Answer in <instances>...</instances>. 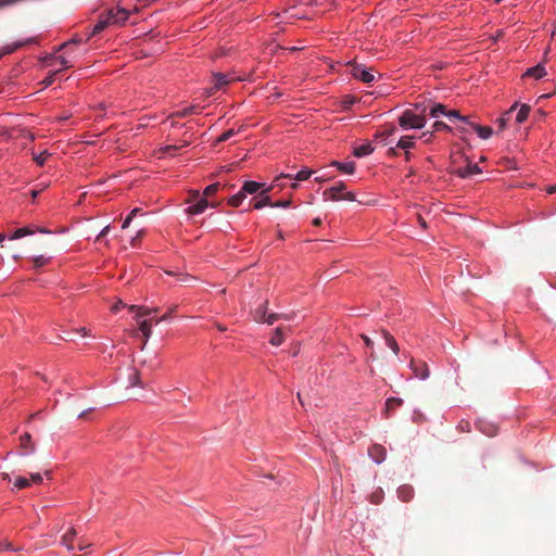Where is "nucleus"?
Listing matches in <instances>:
<instances>
[{
    "instance_id": "nucleus-55",
    "label": "nucleus",
    "mask_w": 556,
    "mask_h": 556,
    "mask_svg": "<svg viewBox=\"0 0 556 556\" xmlns=\"http://www.w3.org/2000/svg\"><path fill=\"white\" fill-rule=\"evenodd\" d=\"M362 339H363L364 343L366 344V346L372 348L374 342L368 336L362 334Z\"/></svg>"
},
{
    "instance_id": "nucleus-2",
    "label": "nucleus",
    "mask_w": 556,
    "mask_h": 556,
    "mask_svg": "<svg viewBox=\"0 0 556 556\" xmlns=\"http://www.w3.org/2000/svg\"><path fill=\"white\" fill-rule=\"evenodd\" d=\"M346 187L344 182L339 181L333 187L328 188L324 191V197L326 200L332 201H356V198L353 192L345 191Z\"/></svg>"
},
{
    "instance_id": "nucleus-48",
    "label": "nucleus",
    "mask_w": 556,
    "mask_h": 556,
    "mask_svg": "<svg viewBox=\"0 0 556 556\" xmlns=\"http://www.w3.org/2000/svg\"><path fill=\"white\" fill-rule=\"evenodd\" d=\"M290 205H291L290 200L277 201L271 204L273 207H283V208L289 207Z\"/></svg>"
},
{
    "instance_id": "nucleus-46",
    "label": "nucleus",
    "mask_w": 556,
    "mask_h": 556,
    "mask_svg": "<svg viewBox=\"0 0 556 556\" xmlns=\"http://www.w3.org/2000/svg\"><path fill=\"white\" fill-rule=\"evenodd\" d=\"M278 319H280V314H277V313H271V314H268V315L266 314L264 323H266L268 325H273Z\"/></svg>"
},
{
    "instance_id": "nucleus-60",
    "label": "nucleus",
    "mask_w": 556,
    "mask_h": 556,
    "mask_svg": "<svg viewBox=\"0 0 556 556\" xmlns=\"http://www.w3.org/2000/svg\"><path fill=\"white\" fill-rule=\"evenodd\" d=\"M110 231V225L105 226L101 232L99 233V236L97 237V241L100 240L102 237L106 236Z\"/></svg>"
},
{
    "instance_id": "nucleus-47",
    "label": "nucleus",
    "mask_w": 556,
    "mask_h": 556,
    "mask_svg": "<svg viewBox=\"0 0 556 556\" xmlns=\"http://www.w3.org/2000/svg\"><path fill=\"white\" fill-rule=\"evenodd\" d=\"M101 16L104 17L110 25H114L113 18H115V11L113 9L108 10L106 13Z\"/></svg>"
},
{
    "instance_id": "nucleus-21",
    "label": "nucleus",
    "mask_w": 556,
    "mask_h": 556,
    "mask_svg": "<svg viewBox=\"0 0 556 556\" xmlns=\"http://www.w3.org/2000/svg\"><path fill=\"white\" fill-rule=\"evenodd\" d=\"M110 24L108 23V21L100 16L98 23L93 26L92 30L90 31V34L88 35V38L87 39H90L91 37L100 34L101 31H103Z\"/></svg>"
},
{
    "instance_id": "nucleus-45",
    "label": "nucleus",
    "mask_w": 556,
    "mask_h": 556,
    "mask_svg": "<svg viewBox=\"0 0 556 556\" xmlns=\"http://www.w3.org/2000/svg\"><path fill=\"white\" fill-rule=\"evenodd\" d=\"M84 40L81 37H78V36H75L73 37L71 40L64 42L63 45L60 46V49H63V48H66L71 45H79Z\"/></svg>"
},
{
    "instance_id": "nucleus-36",
    "label": "nucleus",
    "mask_w": 556,
    "mask_h": 556,
    "mask_svg": "<svg viewBox=\"0 0 556 556\" xmlns=\"http://www.w3.org/2000/svg\"><path fill=\"white\" fill-rule=\"evenodd\" d=\"M219 182L207 186L203 191V197L207 199L208 197L214 195L219 190Z\"/></svg>"
},
{
    "instance_id": "nucleus-56",
    "label": "nucleus",
    "mask_w": 556,
    "mask_h": 556,
    "mask_svg": "<svg viewBox=\"0 0 556 556\" xmlns=\"http://www.w3.org/2000/svg\"><path fill=\"white\" fill-rule=\"evenodd\" d=\"M30 479H31V481H33V482H35V483H41V482H42V477H41V475H40V473H33V475L30 476Z\"/></svg>"
},
{
    "instance_id": "nucleus-24",
    "label": "nucleus",
    "mask_w": 556,
    "mask_h": 556,
    "mask_svg": "<svg viewBox=\"0 0 556 556\" xmlns=\"http://www.w3.org/2000/svg\"><path fill=\"white\" fill-rule=\"evenodd\" d=\"M413 147H415V141H414V137H412V136L402 137L396 143V148L402 149V150H408Z\"/></svg>"
},
{
    "instance_id": "nucleus-50",
    "label": "nucleus",
    "mask_w": 556,
    "mask_h": 556,
    "mask_svg": "<svg viewBox=\"0 0 556 556\" xmlns=\"http://www.w3.org/2000/svg\"><path fill=\"white\" fill-rule=\"evenodd\" d=\"M137 315H138V317L149 316V315H151V311L148 307L139 306Z\"/></svg>"
},
{
    "instance_id": "nucleus-7",
    "label": "nucleus",
    "mask_w": 556,
    "mask_h": 556,
    "mask_svg": "<svg viewBox=\"0 0 556 556\" xmlns=\"http://www.w3.org/2000/svg\"><path fill=\"white\" fill-rule=\"evenodd\" d=\"M453 173L460 178H469L472 177L473 175L481 173V169L477 164L468 163L464 167H457L453 169Z\"/></svg>"
},
{
    "instance_id": "nucleus-22",
    "label": "nucleus",
    "mask_w": 556,
    "mask_h": 556,
    "mask_svg": "<svg viewBox=\"0 0 556 556\" xmlns=\"http://www.w3.org/2000/svg\"><path fill=\"white\" fill-rule=\"evenodd\" d=\"M331 165L336 166L339 170L346 173V174H353L355 172V163L354 162L341 163V162L334 161L331 163Z\"/></svg>"
},
{
    "instance_id": "nucleus-17",
    "label": "nucleus",
    "mask_w": 556,
    "mask_h": 556,
    "mask_svg": "<svg viewBox=\"0 0 556 556\" xmlns=\"http://www.w3.org/2000/svg\"><path fill=\"white\" fill-rule=\"evenodd\" d=\"M76 530L74 528H71L63 536H62V544L66 546L68 551L74 549V540L76 538Z\"/></svg>"
},
{
    "instance_id": "nucleus-30",
    "label": "nucleus",
    "mask_w": 556,
    "mask_h": 556,
    "mask_svg": "<svg viewBox=\"0 0 556 556\" xmlns=\"http://www.w3.org/2000/svg\"><path fill=\"white\" fill-rule=\"evenodd\" d=\"M245 197L247 195L244 194V191H242V189H241L238 193L233 194L232 197H230L228 199V204L233 207H237L242 203V201L245 199Z\"/></svg>"
},
{
    "instance_id": "nucleus-57",
    "label": "nucleus",
    "mask_w": 556,
    "mask_h": 556,
    "mask_svg": "<svg viewBox=\"0 0 556 556\" xmlns=\"http://www.w3.org/2000/svg\"><path fill=\"white\" fill-rule=\"evenodd\" d=\"M460 132H468L470 129H472L469 125H466L464 123H460V125L457 127Z\"/></svg>"
},
{
    "instance_id": "nucleus-52",
    "label": "nucleus",
    "mask_w": 556,
    "mask_h": 556,
    "mask_svg": "<svg viewBox=\"0 0 556 556\" xmlns=\"http://www.w3.org/2000/svg\"><path fill=\"white\" fill-rule=\"evenodd\" d=\"M13 549L12 544L9 541L0 542V552Z\"/></svg>"
},
{
    "instance_id": "nucleus-41",
    "label": "nucleus",
    "mask_w": 556,
    "mask_h": 556,
    "mask_svg": "<svg viewBox=\"0 0 556 556\" xmlns=\"http://www.w3.org/2000/svg\"><path fill=\"white\" fill-rule=\"evenodd\" d=\"M382 496H383V491L382 489H378L376 492H374L371 495H370V502L372 504H379L382 500Z\"/></svg>"
},
{
    "instance_id": "nucleus-4",
    "label": "nucleus",
    "mask_w": 556,
    "mask_h": 556,
    "mask_svg": "<svg viewBox=\"0 0 556 556\" xmlns=\"http://www.w3.org/2000/svg\"><path fill=\"white\" fill-rule=\"evenodd\" d=\"M195 200H197V202L187 208L188 214H191V215L201 214L207 208L208 205H211L213 207L216 206V204L210 203L206 198H204V197L200 198L199 191H194L192 193L191 198L189 199V202H192Z\"/></svg>"
},
{
    "instance_id": "nucleus-1",
    "label": "nucleus",
    "mask_w": 556,
    "mask_h": 556,
    "mask_svg": "<svg viewBox=\"0 0 556 556\" xmlns=\"http://www.w3.org/2000/svg\"><path fill=\"white\" fill-rule=\"evenodd\" d=\"M400 126L407 129H421L426 125V117L422 114H415L410 110H405L399 117Z\"/></svg>"
},
{
    "instance_id": "nucleus-62",
    "label": "nucleus",
    "mask_w": 556,
    "mask_h": 556,
    "mask_svg": "<svg viewBox=\"0 0 556 556\" xmlns=\"http://www.w3.org/2000/svg\"><path fill=\"white\" fill-rule=\"evenodd\" d=\"M178 149H179V147H178V146H167V147H165V148H164V151H165L166 153H172V152L177 151Z\"/></svg>"
},
{
    "instance_id": "nucleus-29",
    "label": "nucleus",
    "mask_w": 556,
    "mask_h": 556,
    "mask_svg": "<svg viewBox=\"0 0 556 556\" xmlns=\"http://www.w3.org/2000/svg\"><path fill=\"white\" fill-rule=\"evenodd\" d=\"M530 110H531L530 105H528V104H522V105L520 106V109H519L518 113H517L516 122H517L518 124L523 123V122L528 118L529 113H530Z\"/></svg>"
},
{
    "instance_id": "nucleus-40",
    "label": "nucleus",
    "mask_w": 556,
    "mask_h": 556,
    "mask_svg": "<svg viewBox=\"0 0 556 556\" xmlns=\"http://www.w3.org/2000/svg\"><path fill=\"white\" fill-rule=\"evenodd\" d=\"M176 309H177V305H172L162 317H160L159 319L155 320V324H159L160 321L169 319L173 316V314L176 312Z\"/></svg>"
},
{
    "instance_id": "nucleus-42",
    "label": "nucleus",
    "mask_w": 556,
    "mask_h": 556,
    "mask_svg": "<svg viewBox=\"0 0 556 556\" xmlns=\"http://www.w3.org/2000/svg\"><path fill=\"white\" fill-rule=\"evenodd\" d=\"M236 134V131L233 129H228L227 131L223 132L217 139H216V142L217 143H220V142H224V141H227L228 139H230L233 135Z\"/></svg>"
},
{
    "instance_id": "nucleus-18",
    "label": "nucleus",
    "mask_w": 556,
    "mask_h": 556,
    "mask_svg": "<svg viewBox=\"0 0 556 556\" xmlns=\"http://www.w3.org/2000/svg\"><path fill=\"white\" fill-rule=\"evenodd\" d=\"M372 152H374V147L371 146V143L367 142V143L361 144L359 147H356L353 151V154L356 157H363V156L371 154Z\"/></svg>"
},
{
    "instance_id": "nucleus-64",
    "label": "nucleus",
    "mask_w": 556,
    "mask_h": 556,
    "mask_svg": "<svg viewBox=\"0 0 556 556\" xmlns=\"http://www.w3.org/2000/svg\"><path fill=\"white\" fill-rule=\"evenodd\" d=\"M546 192L549 193V194L556 193V184L548 186L546 188Z\"/></svg>"
},
{
    "instance_id": "nucleus-13",
    "label": "nucleus",
    "mask_w": 556,
    "mask_h": 556,
    "mask_svg": "<svg viewBox=\"0 0 556 556\" xmlns=\"http://www.w3.org/2000/svg\"><path fill=\"white\" fill-rule=\"evenodd\" d=\"M273 187L266 189V190H263L260 192L258 197H260V200L254 202V205L253 207L255 210H261L263 208L264 206H267V205H270L273 204V202L270 201V197L268 195V191L271 189Z\"/></svg>"
},
{
    "instance_id": "nucleus-8",
    "label": "nucleus",
    "mask_w": 556,
    "mask_h": 556,
    "mask_svg": "<svg viewBox=\"0 0 556 556\" xmlns=\"http://www.w3.org/2000/svg\"><path fill=\"white\" fill-rule=\"evenodd\" d=\"M410 368L414 371L415 376L419 379H427L429 377L428 365L422 361L412 359Z\"/></svg>"
},
{
    "instance_id": "nucleus-63",
    "label": "nucleus",
    "mask_w": 556,
    "mask_h": 556,
    "mask_svg": "<svg viewBox=\"0 0 556 556\" xmlns=\"http://www.w3.org/2000/svg\"><path fill=\"white\" fill-rule=\"evenodd\" d=\"M123 306H125V304L122 301H118L113 305L112 311L117 312Z\"/></svg>"
},
{
    "instance_id": "nucleus-16",
    "label": "nucleus",
    "mask_w": 556,
    "mask_h": 556,
    "mask_svg": "<svg viewBox=\"0 0 556 556\" xmlns=\"http://www.w3.org/2000/svg\"><path fill=\"white\" fill-rule=\"evenodd\" d=\"M469 126L477 131L481 139H489L493 134V129L489 126H480L472 122L469 123Z\"/></svg>"
},
{
    "instance_id": "nucleus-3",
    "label": "nucleus",
    "mask_w": 556,
    "mask_h": 556,
    "mask_svg": "<svg viewBox=\"0 0 556 556\" xmlns=\"http://www.w3.org/2000/svg\"><path fill=\"white\" fill-rule=\"evenodd\" d=\"M349 66L351 67V74L355 79L366 84H370L375 80L372 68H367L365 65L355 62H350Z\"/></svg>"
},
{
    "instance_id": "nucleus-11",
    "label": "nucleus",
    "mask_w": 556,
    "mask_h": 556,
    "mask_svg": "<svg viewBox=\"0 0 556 556\" xmlns=\"http://www.w3.org/2000/svg\"><path fill=\"white\" fill-rule=\"evenodd\" d=\"M414 489L409 484H403L397 489V497L404 503L410 502L414 497Z\"/></svg>"
},
{
    "instance_id": "nucleus-31",
    "label": "nucleus",
    "mask_w": 556,
    "mask_h": 556,
    "mask_svg": "<svg viewBox=\"0 0 556 556\" xmlns=\"http://www.w3.org/2000/svg\"><path fill=\"white\" fill-rule=\"evenodd\" d=\"M446 106L441 104V103H437L434 104L431 110H430V116L433 117V118H437L439 117L440 115H446Z\"/></svg>"
},
{
    "instance_id": "nucleus-38",
    "label": "nucleus",
    "mask_w": 556,
    "mask_h": 556,
    "mask_svg": "<svg viewBox=\"0 0 556 556\" xmlns=\"http://www.w3.org/2000/svg\"><path fill=\"white\" fill-rule=\"evenodd\" d=\"M49 262V258L45 257L43 255H39L33 258V264L35 268H39L45 266Z\"/></svg>"
},
{
    "instance_id": "nucleus-43",
    "label": "nucleus",
    "mask_w": 556,
    "mask_h": 556,
    "mask_svg": "<svg viewBox=\"0 0 556 556\" xmlns=\"http://www.w3.org/2000/svg\"><path fill=\"white\" fill-rule=\"evenodd\" d=\"M136 212H141V208H134L131 210V212L128 214V216L125 218L124 223H123V228H127L129 225H130V222L132 220V218L136 216Z\"/></svg>"
},
{
    "instance_id": "nucleus-25",
    "label": "nucleus",
    "mask_w": 556,
    "mask_h": 556,
    "mask_svg": "<svg viewBox=\"0 0 556 556\" xmlns=\"http://www.w3.org/2000/svg\"><path fill=\"white\" fill-rule=\"evenodd\" d=\"M139 330L144 337V342H147L152 333V320H142L139 324Z\"/></svg>"
},
{
    "instance_id": "nucleus-23",
    "label": "nucleus",
    "mask_w": 556,
    "mask_h": 556,
    "mask_svg": "<svg viewBox=\"0 0 556 556\" xmlns=\"http://www.w3.org/2000/svg\"><path fill=\"white\" fill-rule=\"evenodd\" d=\"M262 188V184L256 181H245L242 186V191H244V194H253L256 193Z\"/></svg>"
},
{
    "instance_id": "nucleus-61",
    "label": "nucleus",
    "mask_w": 556,
    "mask_h": 556,
    "mask_svg": "<svg viewBox=\"0 0 556 556\" xmlns=\"http://www.w3.org/2000/svg\"><path fill=\"white\" fill-rule=\"evenodd\" d=\"M93 413V408H87V409H84L81 410L77 417L79 418H83V417H86L87 415Z\"/></svg>"
},
{
    "instance_id": "nucleus-14",
    "label": "nucleus",
    "mask_w": 556,
    "mask_h": 556,
    "mask_svg": "<svg viewBox=\"0 0 556 556\" xmlns=\"http://www.w3.org/2000/svg\"><path fill=\"white\" fill-rule=\"evenodd\" d=\"M267 304L268 302L265 301L263 304H261L257 308L252 311V317L253 320L256 323H264L266 314H267Z\"/></svg>"
},
{
    "instance_id": "nucleus-35",
    "label": "nucleus",
    "mask_w": 556,
    "mask_h": 556,
    "mask_svg": "<svg viewBox=\"0 0 556 556\" xmlns=\"http://www.w3.org/2000/svg\"><path fill=\"white\" fill-rule=\"evenodd\" d=\"M50 155L51 154L48 151H43L40 154L33 153V159L39 166H42L50 157Z\"/></svg>"
},
{
    "instance_id": "nucleus-28",
    "label": "nucleus",
    "mask_w": 556,
    "mask_h": 556,
    "mask_svg": "<svg viewBox=\"0 0 556 556\" xmlns=\"http://www.w3.org/2000/svg\"><path fill=\"white\" fill-rule=\"evenodd\" d=\"M395 127L391 126L387 130L383 131H377L375 135L376 139H379L382 144H387V140L390 136H392L395 132Z\"/></svg>"
},
{
    "instance_id": "nucleus-37",
    "label": "nucleus",
    "mask_w": 556,
    "mask_h": 556,
    "mask_svg": "<svg viewBox=\"0 0 556 556\" xmlns=\"http://www.w3.org/2000/svg\"><path fill=\"white\" fill-rule=\"evenodd\" d=\"M30 434L29 433H24L21 438H20V441H21V446L23 448H27L29 446V450L30 451H34V445L30 444Z\"/></svg>"
},
{
    "instance_id": "nucleus-19",
    "label": "nucleus",
    "mask_w": 556,
    "mask_h": 556,
    "mask_svg": "<svg viewBox=\"0 0 556 556\" xmlns=\"http://www.w3.org/2000/svg\"><path fill=\"white\" fill-rule=\"evenodd\" d=\"M382 336L386 340V344L392 350V352L395 355H397L400 352V348H399V344H397L396 340L394 339V337L391 336V333L388 332L387 330H382Z\"/></svg>"
},
{
    "instance_id": "nucleus-5",
    "label": "nucleus",
    "mask_w": 556,
    "mask_h": 556,
    "mask_svg": "<svg viewBox=\"0 0 556 556\" xmlns=\"http://www.w3.org/2000/svg\"><path fill=\"white\" fill-rule=\"evenodd\" d=\"M475 426L488 437H494L498 429V426L492 419H475Z\"/></svg>"
},
{
    "instance_id": "nucleus-26",
    "label": "nucleus",
    "mask_w": 556,
    "mask_h": 556,
    "mask_svg": "<svg viewBox=\"0 0 556 556\" xmlns=\"http://www.w3.org/2000/svg\"><path fill=\"white\" fill-rule=\"evenodd\" d=\"M201 112V108L199 105H190L180 111H177L174 115L177 117H186L190 114H199Z\"/></svg>"
},
{
    "instance_id": "nucleus-44",
    "label": "nucleus",
    "mask_w": 556,
    "mask_h": 556,
    "mask_svg": "<svg viewBox=\"0 0 556 556\" xmlns=\"http://www.w3.org/2000/svg\"><path fill=\"white\" fill-rule=\"evenodd\" d=\"M433 130L434 131H441V130L450 131L451 127L448 125H446L445 123H443V122L437 121L433 124Z\"/></svg>"
},
{
    "instance_id": "nucleus-9",
    "label": "nucleus",
    "mask_w": 556,
    "mask_h": 556,
    "mask_svg": "<svg viewBox=\"0 0 556 556\" xmlns=\"http://www.w3.org/2000/svg\"><path fill=\"white\" fill-rule=\"evenodd\" d=\"M368 455L377 463L380 464L386 459L387 451L382 445L374 444L368 448Z\"/></svg>"
},
{
    "instance_id": "nucleus-34",
    "label": "nucleus",
    "mask_w": 556,
    "mask_h": 556,
    "mask_svg": "<svg viewBox=\"0 0 556 556\" xmlns=\"http://www.w3.org/2000/svg\"><path fill=\"white\" fill-rule=\"evenodd\" d=\"M23 45H24L23 42H14L12 45H8V46L3 47L2 50L0 51V59L5 54L13 53Z\"/></svg>"
},
{
    "instance_id": "nucleus-54",
    "label": "nucleus",
    "mask_w": 556,
    "mask_h": 556,
    "mask_svg": "<svg viewBox=\"0 0 556 556\" xmlns=\"http://www.w3.org/2000/svg\"><path fill=\"white\" fill-rule=\"evenodd\" d=\"M130 384L131 386H138L139 384V374L135 371L132 376L130 377Z\"/></svg>"
},
{
    "instance_id": "nucleus-27",
    "label": "nucleus",
    "mask_w": 556,
    "mask_h": 556,
    "mask_svg": "<svg viewBox=\"0 0 556 556\" xmlns=\"http://www.w3.org/2000/svg\"><path fill=\"white\" fill-rule=\"evenodd\" d=\"M445 116L448 117L450 121L457 119L460 123H464L466 125H469V123H470V121L467 116L460 115L459 111H456V110L447 111Z\"/></svg>"
},
{
    "instance_id": "nucleus-58",
    "label": "nucleus",
    "mask_w": 556,
    "mask_h": 556,
    "mask_svg": "<svg viewBox=\"0 0 556 556\" xmlns=\"http://www.w3.org/2000/svg\"><path fill=\"white\" fill-rule=\"evenodd\" d=\"M458 428L462 430V431H468V428H469V421L468 420H462Z\"/></svg>"
},
{
    "instance_id": "nucleus-49",
    "label": "nucleus",
    "mask_w": 556,
    "mask_h": 556,
    "mask_svg": "<svg viewBox=\"0 0 556 556\" xmlns=\"http://www.w3.org/2000/svg\"><path fill=\"white\" fill-rule=\"evenodd\" d=\"M143 235H144V231L143 230H139L137 232V235L131 239L130 244L132 247H136L138 244V242L141 240V238L143 237Z\"/></svg>"
},
{
    "instance_id": "nucleus-39",
    "label": "nucleus",
    "mask_w": 556,
    "mask_h": 556,
    "mask_svg": "<svg viewBox=\"0 0 556 556\" xmlns=\"http://www.w3.org/2000/svg\"><path fill=\"white\" fill-rule=\"evenodd\" d=\"M30 485V481L24 477H17L14 481V486L24 489Z\"/></svg>"
},
{
    "instance_id": "nucleus-10",
    "label": "nucleus",
    "mask_w": 556,
    "mask_h": 556,
    "mask_svg": "<svg viewBox=\"0 0 556 556\" xmlns=\"http://www.w3.org/2000/svg\"><path fill=\"white\" fill-rule=\"evenodd\" d=\"M231 80H236V78H228L227 75L217 73L214 75V87L206 90V96L210 97L214 90L222 88L223 86L229 84Z\"/></svg>"
},
{
    "instance_id": "nucleus-20",
    "label": "nucleus",
    "mask_w": 556,
    "mask_h": 556,
    "mask_svg": "<svg viewBox=\"0 0 556 556\" xmlns=\"http://www.w3.org/2000/svg\"><path fill=\"white\" fill-rule=\"evenodd\" d=\"M545 75H546L545 68L541 64H538L536 66H533V67L529 68L523 74V76H531V77H534L536 79L542 78Z\"/></svg>"
},
{
    "instance_id": "nucleus-51",
    "label": "nucleus",
    "mask_w": 556,
    "mask_h": 556,
    "mask_svg": "<svg viewBox=\"0 0 556 556\" xmlns=\"http://www.w3.org/2000/svg\"><path fill=\"white\" fill-rule=\"evenodd\" d=\"M56 73H58V72H55V73L51 74L50 76L46 77V78L41 81V84H42L45 87H48V86L52 85V84H53V81H54V75H55Z\"/></svg>"
},
{
    "instance_id": "nucleus-33",
    "label": "nucleus",
    "mask_w": 556,
    "mask_h": 556,
    "mask_svg": "<svg viewBox=\"0 0 556 556\" xmlns=\"http://www.w3.org/2000/svg\"><path fill=\"white\" fill-rule=\"evenodd\" d=\"M402 403H403V401L401 399H395V397L388 399L384 404L386 413L392 414L393 409L395 407L402 405Z\"/></svg>"
},
{
    "instance_id": "nucleus-53",
    "label": "nucleus",
    "mask_w": 556,
    "mask_h": 556,
    "mask_svg": "<svg viewBox=\"0 0 556 556\" xmlns=\"http://www.w3.org/2000/svg\"><path fill=\"white\" fill-rule=\"evenodd\" d=\"M178 276H179V280L185 283H187L191 280H194L193 277H191L190 275H187V274H179Z\"/></svg>"
},
{
    "instance_id": "nucleus-59",
    "label": "nucleus",
    "mask_w": 556,
    "mask_h": 556,
    "mask_svg": "<svg viewBox=\"0 0 556 556\" xmlns=\"http://www.w3.org/2000/svg\"><path fill=\"white\" fill-rule=\"evenodd\" d=\"M59 61H60V64L64 67V68H70L72 65L70 64V62L64 58V56H60L59 58Z\"/></svg>"
},
{
    "instance_id": "nucleus-32",
    "label": "nucleus",
    "mask_w": 556,
    "mask_h": 556,
    "mask_svg": "<svg viewBox=\"0 0 556 556\" xmlns=\"http://www.w3.org/2000/svg\"><path fill=\"white\" fill-rule=\"evenodd\" d=\"M283 340H285V337H283L282 329L280 327H278V328H276L269 342H270V344H273L275 346H279L280 344H282Z\"/></svg>"
},
{
    "instance_id": "nucleus-12",
    "label": "nucleus",
    "mask_w": 556,
    "mask_h": 556,
    "mask_svg": "<svg viewBox=\"0 0 556 556\" xmlns=\"http://www.w3.org/2000/svg\"><path fill=\"white\" fill-rule=\"evenodd\" d=\"M313 174V170L311 169H301L296 175L292 174H281L275 179V182H277L280 178H289V179H295L299 181L307 180Z\"/></svg>"
},
{
    "instance_id": "nucleus-6",
    "label": "nucleus",
    "mask_w": 556,
    "mask_h": 556,
    "mask_svg": "<svg viewBox=\"0 0 556 556\" xmlns=\"http://www.w3.org/2000/svg\"><path fill=\"white\" fill-rule=\"evenodd\" d=\"M37 231L42 232V233H49L50 232L49 230H47L45 228H39V227H36V226H26V227H22V228L16 229L9 237V239L10 240L20 239V238H23V237L28 236V235H34Z\"/></svg>"
},
{
    "instance_id": "nucleus-15",
    "label": "nucleus",
    "mask_w": 556,
    "mask_h": 556,
    "mask_svg": "<svg viewBox=\"0 0 556 556\" xmlns=\"http://www.w3.org/2000/svg\"><path fill=\"white\" fill-rule=\"evenodd\" d=\"M130 16V11L125 8H117L115 11L114 25H124Z\"/></svg>"
}]
</instances>
